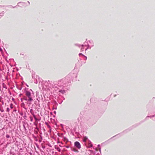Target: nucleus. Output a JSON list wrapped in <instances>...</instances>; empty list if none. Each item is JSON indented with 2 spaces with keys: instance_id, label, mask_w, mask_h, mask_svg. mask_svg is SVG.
Masks as SVG:
<instances>
[{
  "instance_id": "f257e3e1",
  "label": "nucleus",
  "mask_w": 155,
  "mask_h": 155,
  "mask_svg": "<svg viewBox=\"0 0 155 155\" xmlns=\"http://www.w3.org/2000/svg\"><path fill=\"white\" fill-rule=\"evenodd\" d=\"M25 94L26 96L24 97L22 99H21V101H22L23 99L26 101H27V104L30 105L33 100V94H31L28 91H26L25 92Z\"/></svg>"
},
{
  "instance_id": "f03ea898",
  "label": "nucleus",
  "mask_w": 155,
  "mask_h": 155,
  "mask_svg": "<svg viewBox=\"0 0 155 155\" xmlns=\"http://www.w3.org/2000/svg\"><path fill=\"white\" fill-rule=\"evenodd\" d=\"M65 79H62L58 81V82L55 81L53 83L52 87L53 88H58V86L59 87H65L66 86L65 84Z\"/></svg>"
},
{
  "instance_id": "7ed1b4c3",
  "label": "nucleus",
  "mask_w": 155,
  "mask_h": 155,
  "mask_svg": "<svg viewBox=\"0 0 155 155\" xmlns=\"http://www.w3.org/2000/svg\"><path fill=\"white\" fill-rule=\"evenodd\" d=\"M85 46H87V48L85 49V50H87V49H91L94 46V43L91 40H89L88 42H86L85 44Z\"/></svg>"
},
{
  "instance_id": "20e7f679",
  "label": "nucleus",
  "mask_w": 155,
  "mask_h": 155,
  "mask_svg": "<svg viewBox=\"0 0 155 155\" xmlns=\"http://www.w3.org/2000/svg\"><path fill=\"white\" fill-rule=\"evenodd\" d=\"M74 145L78 149H80L81 148V144L78 141H76L74 143Z\"/></svg>"
},
{
  "instance_id": "39448f33",
  "label": "nucleus",
  "mask_w": 155,
  "mask_h": 155,
  "mask_svg": "<svg viewBox=\"0 0 155 155\" xmlns=\"http://www.w3.org/2000/svg\"><path fill=\"white\" fill-rule=\"evenodd\" d=\"M85 145L86 147L88 148H90L92 146L91 141L89 140L88 141L87 144H85Z\"/></svg>"
},
{
  "instance_id": "423d86ee",
  "label": "nucleus",
  "mask_w": 155,
  "mask_h": 155,
  "mask_svg": "<svg viewBox=\"0 0 155 155\" xmlns=\"http://www.w3.org/2000/svg\"><path fill=\"white\" fill-rule=\"evenodd\" d=\"M86 43V41H85L84 43V45H81V51H83L85 49V48H84L85 47H87V46H85V44Z\"/></svg>"
},
{
  "instance_id": "0eeeda50",
  "label": "nucleus",
  "mask_w": 155,
  "mask_h": 155,
  "mask_svg": "<svg viewBox=\"0 0 155 155\" xmlns=\"http://www.w3.org/2000/svg\"><path fill=\"white\" fill-rule=\"evenodd\" d=\"M150 117V118L152 119L153 117H154L153 119V120L155 121V114L153 115H152L150 116H147L146 118V119H147L148 117Z\"/></svg>"
},
{
  "instance_id": "6e6552de",
  "label": "nucleus",
  "mask_w": 155,
  "mask_h": 155,
  "mask_svg": "<svg viewBox=\"0 0 155 155\" xmlns=\"http://www.w3.org/2000/svg\"><path fill=\"white\" fill-rule=\"evenodd\" d=\"M58 91L59 92L61 93L62 94L65 93V91L64 90H59Z\"/></svg>"
},
{
  "instance_id": "1a4fd4ad",
  "label": "nucleus",
  "mask_w": 155,
  "mask_h": 155,
  "mask_svg": "<svg viewBox=\"0 0 155 155\" xmlns=\"http://www.w3.org/2000/svg\"><path fill=\"white\" fill-rule=\"evenodd\" d=\"M63 140L66 142H67L68 140V139L66 138V137H63Z\"/></svg>"
},
{
  "instance_id": "9d476101",
  "label": "nucleus",
  "mask_w": 155,
  "mask_h": 155,
  "mask_svg": "<svg viewBox=\"0 0 155 155\" xmlns=\"http://www.w3.org/2000/svg\"><path fill=\"white\" fill-rule=\"evenodd\" d=\"M88 138L87 137H84L83 139V141L84 142H86V141L87 140Z\"/></svg>"
},
{
  "instance_id": "9b49d317",
  "label": "nucleus",
  "mask_w": 155,
  "mask_h": 155,
  "mask_svg": "<svg viewBox=\"0 0 155 155\" xmlns=\"http://www.w3.org/2000/svg\"><path fill=\"white\" fill-rule=\"evenodd\" d=\"M4 11L0 13V16H3L4 14Z\"/></svg>"
},
{
  "instance_id": "f8f14e48",
  "label": "nucleus",
  "mask_w": 155,
  "mask_h": 155,
  "mask_svg": "<svg viewBox=\"0 0 155 155\" xmlns=\"http://www.w3.org/2000/svg\"><path fill=\"white\" fill-rule=\"evenodd\" d=\"M33 116L36 121L38 120L36 118V116L34 114H33Z\"/></svg>"
},
{
  "instance_id": "ddd939ff",
  "label": "nucleus",
  "mask_w": 155,
  "mask_h": 155,
  "mask_svg": "<svg viewBox=\"0 0 155 155\" xmlns=\"http://www.w3.org/2000/svg\"><path fill=\"white\" fill-rule=\"evenodd\" d=\"M10 107L11 109H12L13 108V104H12L11 103L10 104Z\"/></svg>"
},
{
  "instance_id": "4468645a",
  "label": "nucleus",
  "mask_w": 155,
  "mask_h": 155,
  "mask_svg": "<svg viewBox=\"0 0 155 155\" xmlns=\"http://www.w3.org/2000/svg\"><path fill=\"white\" fill-rule=\"evenodd\" d=\"M75 46H78V47H80H80H81V45H79V44H75Z\"/></svg>"
},
{
  "instance_id": "2eb2a0df",
  "label": "nucleus",
  "mask_w": 155,
  "mask_h": 155,
  "mask_svg": "<svg viewBox=\"0 0 155 155\" xmlns=\"http://www.w3.org/2000/svg\"><path fill=\"white\" fill-rule=\"evenodd\" d=\"M20 3H22V5H24L25 4V2H19L18 3V4H19Z\"/></svg>"
},
{
  "instance_id": "dca6fc26",
  "label": "nucleus",
  "mask_w": 155,
  "mask_h": 155,
  "mask_svg": "<svg viewBox=\"0 0 155 155\" xmlns=\"http://www.w3.org/2000/svg\"><path fill=\"white\" fill-rule=\"evenodd\" d=\"M0 110L2 112H4V110L3 108H0Z\"/></svg>"
},
{
  "instance_id": "f3484780",
  "label": "nucleus",
  "mask_w": 155,
  "mask_h": 155,
  "mask_svg": "<svg viewBox=\"0 0 155 155\" xmlns=\"http://www.w3.org/2000/svg\"><path fill=\"white\" fill-rule=\"evenodd\" d=\"M6 111H7V112H9L10 109L8 107L7 108Z\"/></svg>"
},
{
  "instance_id": "a211bd4d",
  "label": "nucleus",
  "mask_w": 155,
  "mask_h": 155,
  "mask_svg": "<svg viewBox=\"0 0 155 155\" xmlns=\"http://www.w3.org/2000/svg\"><path fill=\"white\" fill-rule=\"evenodd\" d=\"M30 121L31 122H32L33 120V119L32 117H30Z\"/></svg>"
},
{
  "instance_id": "6ab92c4d",
  "label": "nucleus",
  "mask_w": 155,
  "mask_h": 155,
  "mask_svg": "<svg viewBox=\"0 0 155 155\" xmlns=\"http://www.w3.org/2000/svg\"><path fill=\"white\" fill-rule=\"evenodd\" d=\"M6 137L8 138H9L10 137L9 135L8 134H7Z\"/></svg>"
},
{
  "instance_id": "aec40b11",
  "label": "nucleus",
  "mask_w": 155,
  "mask_h": 155,
  "mask_svg": "<svg viewBox=\"0 0 155 155\" xmlns=\"http://www.w3.org/2000/svg\"><path fill=\"white\" fill-rule=\"evenodd\" d=\"M79 56H80L81 55H82L83 56H84V55H83V54H82V53H79Z\"/></svg>"
},
{
  "instance_id": "412c9836",
  "label": "nucleus",
  "mask_w": 155,
  "mask_h": 155,
  "mask_svg": "<svg viewBox=\"0 0 155 155\" xmlns=\"http://www.w3.org/2000/svg\"><path fill=\"white\" fill-rule=\"evenodd\" d=\"M50 129H51V126L49 125L47 126Z\"/></svg>"
},
{
  "instance_id": "4be33fe9",
  "label": "nucleus",
  "mask_w": 155,
  "mask_h": 155,
  "mask_svg": "<svg viewBox=\"0 0 155 155\" xmlns=\"http://www.w3.org/2000/svg\"><path fill=\"white\" fill-rule=\"evenodd\" d=\"M59 151V152H60L61 151V149L59 148H58L57 149Z\"/></svg>"
},
{
  "instance_id": "5701e85b",
  "label": "nucleus",
  "mask_w": 155,
  "mask_h": 155,
  "mask_svg": "<svg viewBox=\"0 0 155 155\" xmlns=\"http://www.w3.org/2000/svg\"><path fill=\"white\" fill-rule=\"evenodd\" d=\"M10 6L11 7V8H14L16 7V6H15V7H13V6H12V5H11V6Z\"/></svg>"
},
{
  "instance_id": "b1692460",
  "label": "nucleus",
  "mask_w": 155,
  "mask_h": 155,
  "mask_svg": "<svg viewBox=\"0 0 155 155\" xmlns=\"http://www.w3.org/2000/svg\"><path fill=\"white\" fill-rule=\"evenodd\" d=\"M45 124L47 126L49 125L48 124L47 122H45Z\"/></svg>"
},
{
  "instance_id": "393cba45",
  "label": "nucleus",
  "mask_w": 155,
  "mask_h": 155,
  "mask_svg": "<svg viewBox=\"0 0 155 155\" xmlns=\"http://www.w3.org/2000/svg\"><path fill=\"white\" fill-rule=\"evenodd\" d=\"M45 124L47 126L49 125L48 124L47 122H45Z\"/></svg>"
},
{
  "instance_id": "a878e982",
  "label": "nucleus",
  "mask_w": 155,
  "mask_h": 155,
  "mask_svg": "<svg viewBox=\"0 0 155 155\" xmlns=\"http://www.w3.org/2000/svg\"><path fill=\"white\" fill-rule=\"evenodd\" d=\"M84 57H85V60H87V57L86 56H84Z\"/></svg>"
},
{
  "instance_id": "bb28decb",
  "label": "nucleus",
  "mask_w": 155,
  "mask_h": 155,
  "mask_svg": "<svg viewBox=\"0 0 155 155\" xmlns=\"http://www.w3.org/2000/svg\"><path fill=\"white\" fill-rule=\"evenodd\" d=\"M66 147L67 148H68L69 147V146H66Z\"/></svg>"
},
{
  "instance_id": "cd10ccee",
  "label": "nucleus",
  "mask_w": 155,
  "mask_h": 155,
  "mask_svg": "<svg viewBox=\"0 0 155 155\" xmlns=\"http://www.w3.org/2000/svg\"><path fill=\"white\" fill-rule=\"evenodd\" d=\"M99 150L101 152V148H99Z\"/></svg>"
},
{
  "instance_id": "c85d7f7f",
  "label": "nucleus",
  "mask_w": 155,
  "mask_h": 155,
  "mask_svg": "<svg viewBox=\"0 0 155 155\" xmlns=\"http://www.w3.org/2000/svg\"><path fill=\"white\" fill-rule=\"evenodd\" d=\"M72 150L75 151V149H74L73 150Z\"/></svg>"
},
{
  "instance_id": "c756f323",
  "label": "nucleus",
  "mask_w": 155,
  "mask_h": 155,
  "mask_svg": "<svg viewBox=\"0 0 155 155\" xmlns=\"http://www.w3.org/2000/svg\"><path fill=\"white\" fill-rule=\"evenodd\" d=\"M28 3H29V5L30 4V2L29 1H28Z\"/></svg>"
},
{
  "instance_id": "7c9ffc66",
  "label": "nucleus",
  "mask_w": 155,
  "mask_h": 155,
  "mask_svg": "<svg viewBox=\"0 0 155 155\" xmlns=\"http://www.w3.org/2000/svg\"><path fill=\"white\" fill-rule=\"evenodd\" d=\"M98 147L99 148V147H100V145H98Z\"/></svg>"
},
{
  "instance_id": "2f4dec72",
  "label": "nucleus",
  "mask_w": 155,
  "mask_h": 155,
  "mask_svg": "<svg viewBox=\"0 0 155 155\" xmlns=\"http://www.w3.org/2000/svg\"><path fill=\"white\" fill-rule=\"evenodd\" d=\"M54 113H55H55H56V111H54Z\"/></svg>"
},
{
  "instance_id": "473e14b6",
  "label": "nucleus",
  "mask_w": 155,
  "mask_h": 155,
  "mask_svg": "<svg viewBox=\"0 0 155 155\" xmlns=\"http://www.w3.org/2000/svg\"><path fill=\"white\" fill-rule=\"evenodd\" d=\"M35 83H37V82H35Z\"/></svg>"
},
{
  "instance_id": "72a5a7b5",
  "label": "nucleus",
  "mask_w": 155,
  "mask_h": 155,
  "mask_svg": "<svg viewBox=\"0 0 155 155\" xmlns=\"http://www.w3.org/2000/svg\"><path fill=\"white\" fill-rule=\"evenodd\" d=\"M35 83H37V82H35Z\"/></svg>"
},
{
  "instance_id": "f704fd0d",
  "label": "nucleus",
  "mask_w": 155,
  "mask_h": 155,
  "mask_svg": "<svg viewBox=\"0 0 155 155\" xmlns=\"http://www.w3.org/2000/svg\"><path fill=\"white\" fill-rule=\"evenodd\" d=\"M41 140H39V142H41Z\"/></svg>"
},
{
  "instance_id": "c9c22d12",
  "label": "nucleus",
  "mask_w": 155,
  "mask_h": 155,
  "mask_svg": "<svg viewBox=\"0 0 155 155\" xmlns=\"http://www.w3.org/2000/svg\"><path fill=\"white\" fill-rule=\"evenodd\" d=\"M2 104H3V102H2Z\"/></svg>"
},
{
  "instance_id": "e433bc0d",
  "label": "nucleus",
  "mask_w": 155,
  "mask_h": 155,
  "mask_svg": "<svg viewBox=\"0 0 155 155\" xmlns=\"http://www.w3.org/2000/svg\"><path fill=\"white\" fill-rule=\"evenodd\" d=\"M54 109H57V108H54Z\"/></svg>"
}]
</instances>
